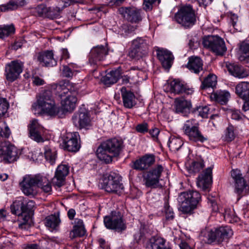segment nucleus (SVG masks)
<instances>
[{
    "mask_svg": "<svg viewBox=\"0 0 249 249\" xmlns=\"http://www.w3.org/2000/svg\"><path fill=\"white\" fill-rule=\"evenodd\" d=\"M21 190L23 194L28 196H35L40 188L45 193L52 192V185L49 179L41 175H27L23 178L20 182Z\"/></svg>",
    "mask_w": 249,
    "mask_h": 249,
    "instance_id": "f257e3e1",
    "label": "nucleus"
},
{
    "mask_svg": "<svg viewBox=\"0 0 249 249\" xmlns=\"http://www.w3.org/2000/svg\"><path fill=\"white\" fill-rule=\"evenodd\" d=\"M123 148V142L116 138L109 139L102 142L97 148V158L106 163L112 161L113 157L118 156Z\"/></svg>",
    "mask_w": 249,
    "mask_h": 249,
    "instance_id": "f03ea898",
    "label": "nucleus"
},
{
    "mask_svg": "<svg viewBox=\"0 0 249 249\" xmlns=\"http://www.w3.org/2000/svg\"><path fill=\"white\" fill-rule=\"evenodd\" d=\"M37 104L40 110L51 117H61L62 110L57 105L49 90H45L37 96Z\"/></svg>",
    "mask_w": 249,
    "mask_h": 249,
    "instance_id": "7ed1b4c3",
    "label": "nucleus"
},
{
    "mask_svg": "<svg viewBox=\"0 0 249 249\" xmlns=\"http://www.w3.org/2000/svg\"><path fill=\"white\" fill-rule=\"evenodd\" d=\"M55 89L56 94L61 98L66 96L61 100L62 107H60L62 110L61 116L65 112L72 111L75 108L77 101L76 92L70 90V89L63 83L56 84Z\"/></svg>",
    "mask_w": 249,
    "mask_h": 249,
    "instance_id": "20e7f679",
    "label": "nucleus"
},
{
    "mask_svg": "<svg viewBox=\"0 0 249 249\" xmlns=\"http://www.w3.org/2000/svg\"><path fill=\"white\" fill-rule=\"evenodd\" d=\"M102 184L103 188L108 193L120 195L124 191L122 177L115 172H110L105 175Z\"/></svg>",
    "mask_w": 249,
    "mask_h": 249,
    "instance_id": "39448f33",
    "label": "nucleus"
},
{
    "mask_svg": "<svg viewBox=\"0 0 249 249\" xmlns=\"http://www.w3.org/2000/svg\"><path fill=\"white\" fill-rule=\"evenodd\" d=\"M175 18L184 28L192 27L196 22L195 11L190 5L181 7L175 14Z\"/></svg>",
    "mask_w": 249,
    "mask_h": 249,
    "instance_id": "423d86ee",
    "label": "nucleus"
},
{
    "mask_svg": "<svg viewBox=\"0 0 249 249\" xmlns=\"http://www.w3.org/2000/svg\"><path fill=\"white\" fill-rule=\"evenodd\" d=\"M164 168L161 164H157L143 175L144 184L147 187L157 188L161 187L160 180Z\"/></svg>",
    "mask_w": 249,
    "mask_h": 249,
    "instance_id": "0eeeda50",
    "label": "nucleus"
},
{
    "mask_svg": "<svg viewBox=\"0 0 249 249\" xmlns=\"http://www.w3.org/2000/svg\"><path fill=\"white\" fill-rule=\"evenodd\" d=\"M204 47L209 49L217 55H223L227 51L224 40L217 36H208L203 39Z\"/></svg>",
    "mask_w": 249,
    "mask_h": 249,
    "instance_id": "6e6552de",
    "label": "nucleus"
},
{
    "mask_svg": "<svg viewBox=\"0 0 249 249\" xmlns=\"http://www.w3.org/2000/svg\"><path fill=\"white\" fill-rule=\"evenodd\" d=\"M184 133L190 140L195 142H203L207 140L199 130L198 124L194 119L187 121L182 128Z\"/></svg>",
    "mask_w": 249,
    "mask_h": 249,
    "instance_id": "1a4fd4ad",
    "label": "nucleus"
},
{
    "mask_svg": "<svg viewBox=\"0 0 249 249\" xmlns=\"http://www.w3.org/2000/svg\"><path fill=\"white\" fill-rule=\"evenodd\" d=\"M149 47L148 39L137 37L132 42V46L129 52V56L131 58L142 57L147 52Z\"/></svg>",
    "mask_w": 249,
    "mask_h": 249,
    "instance_id": "9d476101",
    "label": "nucleus"
},
{
    "mask_svg": "<svg viewBox=\"0 0 249 249\" xmlns=\"http://www.w3.org/2000/svg\"><path fill=\"white\" fill-rule=\"evenodd\" d=\"M104 222L107 228L115 230L118 232L126 229V225L123 219V216L119 212L113 213L111 216H105Z\"/></svg>",
    "mask_w": 249,
    "mask_h": 249,
    "instance_id": "9b49d317",
    "label": "nucleus"
},
{
    "mask_svg": "<svg viewBox=\"0 0 249 249\" xmlns=\"http://www.w3.org/2000/svg\"><path fill=\"white\" fill-rule=\"evenodd\" d=\"M23 63L18 60L11 61L6 64L5 75L7 80L13 82L16 80L22 72Z\"/></svg>",
    "mask_w": 249,
    "mask_h": 249,
    "instance_id": "f8f14e48",
    "label": "nucleus"
},
{
    "mask_svg": "<svg viewBox=\"0 0 249 249\" xmlns=\"http://www.w3.org/2000/svg\"><path fill=\"white\" fill-rule=\"evenodd\" d=\"M79 139L80 136L78 132L67 133L63 136L62 146L66 150L76 152L80 147Z\"/></svg>",
    "mask_w": 249,
    "mask_h": 249,
    "instance_id": "ddd939ff",
    "label": "nucleus"
},
{
    "mask_svg": "<svg viewBox=\"0 0 249 249\" xmlns=\"http://www.w3.org/2000/svg\"><path fill=\"white\" fill-rule=\"evenodd\" d=\"M8 162L16 161L18 158L17 148L8 141H4L0 145V157Z\"/></svg>",
    "mask_w": 249,
    "mask_h": 249,
    "instance_id": "4468645a",
    "label": "nucleus"
},
{
    "mask_svg": "<svg viewBox=\"0 0 249 249\" xmlns=\"http://www.w3.org/2000/svg\"><path fill=\"white\" fill-rule=\"evenodd\" d=\"M108 54L107 45L97 46L93 47L90 51L89 56V62L91 65H97L104 60Z\"/></svg>",
    "mask_w": 249,
    "mask_h": 249,
    "instance_id": "2eb2a0df",
    "label": "nucleus"
},
{
    "mask_svg": "<svg viewBox=\"0 0 249 249\" xmlns=\"http://www.w3.org/2000/svg\"><path fill=\"white\" fill-rule=\"evenodd\" d=\"M118 11L126 20L131 23H138L142 19L140 10L134 7H122Z\"/></svg>",
    "mask_w": 249,
    "mask_h": 249,
    "instance_id": "dca6fc26",
    "label": "nucleus"
},
{
    "mask_svg": "<svg viewBox=\"0 0 249 249\" xmlns=\"http://www.w3.org/2000/svg\"><path fill=\"white\" fill-rule=\"evenodd\" d=\"M233 232L231 229L228 227H220L214 231H211L208 234L209 239L212 241L221 242L228 240L231 237Z\"/></svg>",
    "mask_w": 249,
    "mask_h": 249,
    "instance_id": "f3484780",
    "label": "nucleus"
},
{
    "mask_svg": "<svg viewBox=\"0 0 249 249\" xmlns=\"http://www.w3.org/2000/svg\"><path fill=\"white\" fill-rule=\"evenodd\" d=\"M231 176L235 182V190L238 195L246 193L249 187L245 181L240 171L238 169L232 170L231 171Z\"/></svg>",
    "mask_w": 249,
    "mask_h": 249,
    "instance_id": "a211bd4d",
    "label": "nucleus"
},
{
    "mask_svg": "<svg viewBox=\"0 0 249 249\" xmlns=\"http://www.w3.org/2000/svg\"><path fill=\"white\" fill-rule=\"evenodd\" d=\"M69 172V167L65 164H60L58 166L55 176L52 179V183L55 186L60 187L64 185L66 177Z\"/></svg>",
    "mask_w": 249,
    "mask_h": 249,
    "instance_id": "6ab92c4d",
    "label": "nucleus"
},
{
    "mask_svg": "<svg viewBox=\"0 0 249 249\" xmlns=\"http://www.w3.org/2000/svg\"><path fill=\"white\" fill-rule=\"evenodd\" d=\"M155 161L153 154H145L134 162L133 168L137 170H145L152 166Z\"/></svg>",
    "mask_w": 249,
    "mask_h": 249,
    "instance_id": "aec40b11",
    "label": "nucleus"
},
{
    "mask_svg": "<svg viewBox=\"0 0 249 249\" xmlns=\"http://www.w3.org/2000/svg\"><path fill=\"white\" fill-rule=\"evenodd\" d=\"M74 125L79 128H86L90 125L89 113L86 111H79L72 118Z\"/></svg>",
    "mask_w": 249,
    "mask_h": 249,
    "instance_id": "412c9836",
    "label": "nucleus"
},
{
    "mask_svg": "<svg viewBox=\"0 0 249 249\" xmlns=\"http://www.w3.org/2000/svg\"><path fill=\"white\" fill-rule=\"evenodd\" d=\"M157 56L161 63L162 67L169 70L173 63L174 56L170 51L163 48H158L157 50Z\"/></svg>",
    "mask_w": 249,
    "mask_h": 249,
    "instance_id": "4be33fe9",
    "label": "nucleus"
},
{
    "mask_svg": "<svg viewBox=\"0 0 249 249\" xmlns=\"http://www.w3.org/2000/svg\"><path fill=\"white\" fill-rule=\"evenodd\" d=\"M170 90L175 94L185 93L191 94L194 90L189 88L188 86L178 80H174L170 83Z\"/></svg>",
    "mask_w": 249,
    "mask_h": 249,
    "instance_id": "5701e85b",
    "label": "nucleus"
},
{
    "mask_svg": "<svg viewBox=\"0 0 249 249\" xmlns=\"http://www.w3.org/2000/svg\"><path fill=\"white\" fill-rule=\"evenodd\" d=\"M212 182V168H207L205 171L200 174L197 181L198 187L203 190L207 189Z\"/></svg>",
    "mask_w": 249,
    "mask_h": 249,
    "instance_id": "b1692460",
    "label": "nucleus"
},
{
    "mask_svg": "<svg viewBox=\"0 0 249 249\" xmlns=\"http://www.w3.org/2000/svg\"><path fill=\"white\" fill-rule=\"evenodd\" d=\"M43 133V128L39 125L37 120H33L29 126L30 137L37 142H43L44 141L41 136Z\"/></svg>",
    "mask_w": 249,
    "mask_h": 249,
    "instance_id": "393cba45",
    "label": "nucleus"
},
{
    "mask_svg": "<svg viewBox=\"0 0 249 249\" xmlns=\"http://www.w3.org/2000/svg\"><path fill=\"white\" fill-rule=\"evenodd\" d=\"M201 199L200 194L197 191H189L181 193L178 197V201H182L186 200L187 202L192 204L193 206H196Z\"/></svg>",
    "mask_w": 249,
    "mask_h": 249,
    "instance_id": "a878e982",
    "label": "nucleus"
},
{
    "mask_svg": "<svg viewBox=\"0 0 249 249\" xmlns=\"http://www.w3.org/2000/svg\"><path fill=\"white\" fill-rule=\"evenodd\" d=\"M121 92L124 106L127 108H132L136 104L134 94L124 87L121 88Z\"/></svg>",
    "mask_w": 249,
    "mask_h": 249,
    "instance_id": "bb28decb",
    "label": "nucleus"
},
{
    "mask_svg": "<svg viewBox=\"0 0 249 249\" xmlns=\"http://www.w3.org/2000/svg\"><path fill=\"white\" fill-rule=\"evenodd\" d=\"M226 67L229 72L236 77L243 78L249 75L248 71L237 64L227 63Z\"/></svg>",
    "mask_w": 249,
    "mask_h": 249,
    "instance_id": "cd10ccee",
    "label": "nucleus"
},
{
    "mask_svg": "<svg viewBox=\"0 0 249 249\" xmlns=\"http://www.w3.org/2000/svg\"><path fill=\"white\" fill-rule=\"evenodd\" d=\"M52 51H46L39 53L37 57L38 60L46 67H53L56 65L57 61L53 57Z\"/></svg>",
    "mask_w": 249,
    "mask_h": 249,
    "instance_id": "c85d7f7f",
    "label": "nucleus"
},
{
    "mask_svg": "<svg viewBox=\"0 0 249 249\" xmlns=\"http://www.w3.org/2000/svg\"><path fill=\"white\" fill-rule=\"evenodd\" d=\"M121 75V70L120 69L112 70L106 74L102 77V81L107 86H110L117 82Z\"/></svg>",
    "mask_w": 249,
    "mask_h": 249,
    "instance_id": "c756f323",
    "label": "nucleus"
},
{
    "mask_svg": "<svg viewBox=\"0 0 249 249\" xmlns=\"http://www.w3.org/2000/svg\"><path fill=\"white\" fill-rule=\"evenodd\" d=\"M203 63L200 57L192 56L189 58L187 67L192 72L198 73L202 70Z\"/></svg>",
    "mask_w": 249,
    "mask_h": 249,
    "instance_id": "7c9ffc66",
    "label": "nucleus"
},
{
    "mask_svg": "<svg viewBox=\"0 0 249 249\" xmlns=\"http://www.w3.org/2000/svg\"><path fill=\"white\" fill-rule=\"evenodd\" d=\"M61 223L59 213L51 214L47 216L44 220L46 227L54 230H58Z\"/></svg>",
    "mask_w": 249,
    "mask_h": 249,
    "instance_id": "2f4dec72",
    "label": "nucleus"
},
{
    "mask_svg": "<svg viewBox=\"0 0 249 249\" xmlns=\"http://www.w3.org/2000/svg\"><path fill=\"white\" fill-rule=\"evenodd\" d=\"M176 112L183 113L190 110L191 103L183 98H177L175 101Z\"/></svg>",
    "mask_w": 249,
    "mask_h": 249,
    "instance_id": "473e14b6",
    "label": "nucleus"
},
{
    "mask_svg": "<svg viewBox=\"0 0 249 249\" xmlns=\"http://www.w3.org/2000/svg\"><path fill=\"white\" fill-rule=\"evenodd\" d=\"M236 93L243 99H249V83L243 82L238 84L235 88Z\"/></svg>",
    "mask_w": 249,
    "mask_h": 249,
    "instance_id": "72a5a7b5",
    "label": "nucleus"
},
{
    "mask_svg": "<svg viewBox=\"0 0 249 249\" xmlns=\"http://www.w3.org/2000/svg\"><path fill=\"white\" fill-rule=\"evenodd\" d=\"M238 55L241 61L249 58V40L244 41L240 44Z\"/></svg>",
    "mask_w": 249,
    "mask_h": 249,
    "instance_id": "f704fd0d",
    "label": "nucleus"
},
{
    "mask_svg": "<svg viewBox=\"0 0 249 249\" xmlns=\"http://www.w3.org/2000/svg\"><path fill=\"white\" fill-rule=\"evenodd\" d=\"M151 249H170L165 246V240L160 237H152L149 240Z\"/></svg>",
    "mask_w": 249,
    "mask_h": 249,
    "instance_id": "c9c22d12",
    "label": "nucleus"
},
{
    "mask_svg": "<svg viewBox=\"0 0 249 249\" xmlns=\"http://www.w3.org/2000/svg\"><path fill=\"white\" fill-rule=\"evenodd\" d=\"M230 96V93L226 91L216 92L211 95V98L221 105L226 104Z\"/></svg>",
    "mask_w": 249,
    "mask_h": 249,
    "instance_id": "e433bc0d",
    "label": "nucleus"
},
{
    "mask_svg": "<svg viewBox=\"0 0 249 249\" xmlns=\"http://www.w3.org/2000/svg\"><path fill=\"white\" fill-rule=\"evenodd\" d=\"M23 199L16 200L11 205L10 209L11 213L15 215L19 216L23 212Z\"/></svg>",
    "mask_w": 249,
    "mask_h": 249,
    "instance_id": "4c0bfd02",
    "label": "nucleus"
},
{
    "mask_svg": "<svg viewBox=\"0 0 249 249\" xmlns=\"http://www.w3.org/2000/svg\"><path fill=\"white\" fill-rule=\"evenodd\" d=\"M216 76L213 74H209L202 82L201 88L202 89L208 88H213L216 84Z\"/></svg>",
    "mask_w": 249,
    "mask_h": 249,
    "instance_id": "58836bf2",
    "label": "nucleus"
},
{
    "mask_svg": "<svg viewBox=\"0 0 249 249\" xmlns=\"http://www.w3.org/2000/svg\"><path fill=\"white\" fill-rule=\"evenodd\" d=\"M182 141L178 138L171 137L168 141V146L170 150L173 152L178 151L183 145Z\"/></svg>",
    "mask_w": 249,
    "mask_h": 249,
    "instance_id": "ea45409f",
    "label": "nucleus"
},
{
    "mask_svg": "<svg viewBox=\"0 0 249 249\" xmlns=\"http://www.w3.org/2000/svg\"><path fill=\"white\" fill-rule=\"evenodd\" d=\"M77 66L72 64H69L68 65H64L62 71V75L67 78L72 77L78 71L77 70H75Z\"/></svg>",
    "mask_w": 249,
    "mask_h": 249,
    "instance_id": "a19ab883",
    "label": "nucleus"
},
{
    "mask_svg": "<svg viewBox=\"0 0 249 249\" xmlns=\"http://www.w3.org/2000/svg\"><path fill=\"white\" fill-rule=\"evenodd\" d=\"M15 29L13 24L0 25V38H4L14 34Z\"/></svg>",
    "mask_w": 249,
    "mask_h": 249,
    "instance_id": "79ce46f5",
    "label": "nucleus"
},
{
    "mask_svg": "<svg viewBox=\"0 0 249 249\" xmlns=\"http://www.w3.org/2000/svg\"><path fill=\"white\" fill-rule=\"evenodd\" d=\"M186 200H182V201H178L180 203V206L179 210L183 213L190 214L192 213L193 210L196 207V206H193L192 204L185 201Z\"/></svg>",
    "mask_w": 249,
    "mask_h": 249,
    "instance_id": "37998d69",
    "label": "nucleus"
},
{
    "mask_svg": "<svg viewBox=\"0 0 249 249\" xmlns=\"http://www.w3.org/2000/svg\"><path fill=\"white\" fill-rule=\"evenodd\" d=\"M11 134V131L7 125L4 122L0 123V140L4 141L8 138Z\"/></svg>",
    "mask_w": 249,
    "mask_h": 249,
    "instance_id": "c03bdc74",
    "label": "nucleus"
},
{
    "mask_svg": "<svg viewBox=\"0 0 249 249\" xmlns=\"http://www.w3.org/2000/svg\"><path fill=\"white\" fill-rule=\"evenodd\" d=\"M44 155L46 160L49 161L52 164L54 162L56 158L55 152H52L50 147L47 145L44 147Z\"/></svg>",
    "mask_w": 249,
    "mask_h": 249,
    "instance_id": "a18cd8bd",
    "label": "nucleus"
},
{
    "mask_svg": "<svg viewBox=\"0 0 249 249\" xmlns=\"http://www.w3.org/2000/svg\"><path fill=\"white\" fill-rule=\"evenodd\" d=\"M137 28V26L131 25L129 24H123L120 28L121 34L124 36L132 33Z\"/></svg>",
    "mask_w": 249,
    "mask_h": 249,
    "instance_id": "49530a36",
    "label": "nucleus"
},
{
    "mask_svg": "<svg viewBox=\"0 0 249 249\" xmlns=\"http://www.w3.org/2000/svg\"><path fill=\"white\" fill-rule=\"evenodd\" d=\"M224 217L225 219L230 223L237 222L238 220V218L235 215L233 210L231 209L225 210Z\"/></svg>",
    "mask_w": 249,
    "mask_h": 249,
    "instance_id": "de8ad7c7",
    "label": "nucleus"
},
{
    "mask_svg": "<svg viewBox=\"0 0 249 249\" xmlns=\"http://www.w3.org/2000/svg\"><path fill=\"white\" fill-rule=\"evenodd\" d=\"M203 167L204 164L202 162L193 161L188 166H187V168L189 172L192 173L199 172Z\"/></svg>",
    "mask_w": 249,
    "mask_h": 249,
    "instance_id": "09e8293b",
    "label": "nucleus"
},
{
    "mask_svg": "<svg viewBox=\"0 0 249 249\" xmlns=\"http://www.w3.org/2000/svg\"><path fill=\"white\" fill-rule=\"evenodd\" d=\"M16 9H17V5L13 0H10L7 3L0 5V10L3 12L11 11Z\"/></svg>",
    "mask_w": 249,
    "mask_h": 249,
    "instance_id": "8fccbe9b",
    "label": "nucleus"
},
{
    "mask_svg": "<svg viewBox=\"0 0 249 249\" xmlns=\"http://www.w3.org/2000/svg\"><path fill=\"white\" fill-rule=\"evenodd\" d=\"M61 9L57 6L55 8L48 7L46 18L53 19L59 16Z\"/></svg>",
    "mask_w": 249,
    "mask_h": 249,
    "instance_id": "3c124183",
    "label": "nucleus"
},
{
    "mask_svg": "<svg viewBox=\"0 0 249 249\" xmlns=\"http://www.w3.org/2000/svg\"><path fill=\"white\" fill-rule=\"evenodd\" d=\"M48 7L44 4H40L34 8V12L36 16L46 18Z\"/></svg>",
    "mask_w": 249,
    "mask_h": 249,
    "instance_id": "603ef678",
    "label": "nucleus"
},
{
    "mask_svg": "<svg viewBox=\"0 0 249 249\" xmlns=\"http://www.w3.org/2000/svg\"><path fill=\"white\" fill-rule=\"evenodd\" d=\"M86 230L85 228L73 227L72 231L70 233V237L74 238L77 236H82L85 235Z\"/></svg>",
    "mask_w": 249,
    "mask_h": 249,
    "instance_id": "864d4df0",
    "label": "nucleus"
},
{
    "mask_svg": "<svg viewBox=\"0 0 249 249\" xmlns=\"http://www.w3.org/2000/svg\"><path fill=\"white\" fill-rule=\"evenodd\" d=\"M160 0H143V8L145 11H150L153 6L157 3L159 4Z\"/></svg>",
    "mask_w": 249,
    "mask_h": 249,
    "instance_id": "5fc2aeb1",
    "label": "nucleus"
},
{
    "mask_svg": "<svg viewBox=\"0 0 249 249\" xmlns=\"http://www.w3.org/2000/svg\"><path fill=\"white\" fill-rule=\"evenodd\" d=\"M8 107L9 104L6 99L0 98V118L7 112Z\"/></svg>",
    "mask_w": 249,
    "mask_h": 249,
    "instance_id": "6e6d98bb",
    "label": "nucleus"
},
{
    "mask_svg": "<svg viewBox=\"0 0 249 249\" xmlns=\"http://www.w3.org/2000/svg\"><path fill=\"white\" fill-rule=\"evenodd\" d=\"M225 138L228 141H231L235 137L234 128L232 125H229L225 130Z\"/></svg>",
    "mask_w": 249,
    "mask_h": 249,
    "instance_id": "4d7b16f0",
    "label": "nucleus"
},
{
    "mask_svg": "<svg viewBox=\"0 0 249 249\" xmlns=\"http://www.w3.org/2000/svg\"><path fill=\"white\" fill-rule=\"evenodd\" d=\"M35 206V202L33 200H30L28 202H25L23 199V212L28 213L32 211Z\"/></svg>",
    "mask_w": 249,
    "mask_h": 249,
    "instance_id": "13d9d810",
    "label": "nucleus"
},
{
    "mask_svg": "<svg viewBox=\"0 0 249 249\" xmlns=\"http://www.w3.org/2000/svg\"><path fill=\"white\" fill-rule=\"evenodd\" d=\"M209 110V107L207 106L199 107L197 108L198 114L202 118L208 117Z\"/></svg>",
    "mask_w": 249,
    "mask_h": 249,
    "instance_id": "bf43d9fd",
    "label": "nucleus"
},
{
    "mask_svg": "<svg viewBox=\"0 0 249 249\" xmlns=\"http://www.w3.org/2000/svg\"><path fill=\"white\" fill-rule=\"evenodd\" d=\"M74 2V0H59L58 1V6L62 10L63 9L70 6Z\"/></svg>",
    "mask_w": 249,
    "mask_h": 249,
    "instance_id": "052dcab7",
    "label": "nucleus"
},
{
    "mask_svg": "<svg viewBox=\"0 0 249 249\" xmlns=\"http://www.w3.org/2000/svg\"><path fill=\"white\" fill-rule=\"evenodd\" d=\"M229 16L230 17L231 22L232 24L233 27L236 30H238V25L237 22L238 20V17L237 15L230 12L229 14Z\"/></svg>",
    "mask_w": 249,
    "mask_h": 249,
    "instance_id": "680f3d73",
    "label": "nucleus"
},
{
    "mask_svg": "<svg viewBox=\"0 0 249 249\" xmlns=\"http://www.w3.org/2000/svg\"><path fill=\"white\" fill-rule=\"evenodd\" d=\"M136 130L139 133H145L148 131V124L145 123L139 124L136 126Z\"/></svg>",
    "mask_w": 249,
    "mask_h": 249,
    "instance_id": "e2e57ef3",
    "label": "nucleus"
},
{
    "mask_svg": "<svg viewBox=\"0 0 249 249\" xmlns=\"http://www.w3.org/2000/svg\"><path fill=\"white\" fill-rule=\"evenodd\" d=\"M164 211L166 214V217L167 219H173L174 218V213L168 204H165L164 206Z\"/></svg>",
    "mask_w": 249,
    "mask_h": 249,
    "instance_id": "0e129e2a",
    "label": "nucleus"
},
{
    "mask_svg": "<svg viewBox=\"0 0 249 249\" xmlns=\"http://www.w3.org/2000/svg\"><path fill=\"white\" fill-rule=\"evenodd\" d=\"M243 116L239 110H232L231 111V117L232 119L239 120L242 119Z\"/></svg>",
    "mask_w": 249,
    "mask_h": 249,
    "instance_id": "69168bd1",
    "label": "nucleus"
},
{
    "mask_svg": "<svg viewBox=\"0 0 249 249\" xmlns=\"http://www.w3.org/2000/svg\"><path fill=\"white\" fill-rule=\"evenodd\" d=\"M32 82L34 85L37 86L43 85L45 84L44 80L37 76L32 78Z\"/></svg>",
    "mask_w": 249,
    "mask_h": 249,
    "instance_id": "338daca9",
    "label": "nucleus"
},
{
    "mask_svg": "<svg viewBox=\"0 0 249 249\" xmlns=\"http://www.w3.org/2000/svg\"><path fill=\"white\" fill-rule=\"evenodd\" d=\"M48 245L49 242L48 240L45 239L40 241L38 244H37L38 249H47Z\"/></svg>",
    "mask_w": 249,
    "mask_h": 249,
    "instance_id": "774afa93",
    "label": "nucleus"
}]
</instances>
